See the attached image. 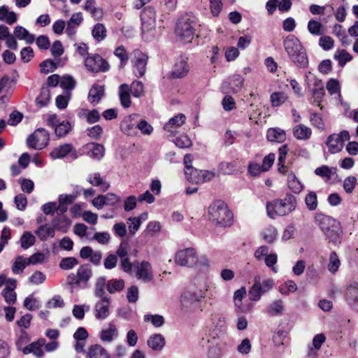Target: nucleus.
<instances>
[{
  "label": "nucleus",
  "mask_w": 358,
  "mask_h": 358,
  "mask_svg": "<svg viewBox=\"0 0 358 358\" xmlns=\"http://www.w3.org/2000/svg\"><path fill=\"white\" fill-rule=\"evenodd\" d=\"M87 358H111L107 350L100 344L92 345L88 348Z\"/></svg>",
  "instance_id": "nucleus-23"
},
{
  "label": "nucleus",
  "mask_w": 358,
  "mask_h": 358,
  "mask_svg": "<svg viewBox=\"0 0 358 358\" xmlns=\"http://www.w3.org/2000/svg\"><path fill=\"white\" fill-rule=\"evenodd\" d=\"M29 265L26 258L18 256L15 258L12 266V272L15 274H20L23 272L25 267Z\"/></svg>",
  "instance_id": "nucleus-45"
},
{
  "label": "nucleus",
  "mask_w": 358,
  "mask_h": 358,
  "mask_svg": "<svg viewBox=\"0 0 358 358\" xmlns=\"http://www.w3.org/2000/svg\"><path fill=\"white\" fill-rule=\"evenodd\" d=\"M83 20V14L80 12L73 13L66 23V32L71 38L76 33V29Z\"/></svg>",
  "instance_id": "nucleus-19"
},
{
  "label": "nucleus",
  "mask_w": 358,
  "mask_h": 358,
  "mask_svg": "<svg viewBox=\"0 0 358 358\" xmlns=\"http://www.w3.org/2000/svg\"><path fill=\"white\" fill-rule=\"evenodd\" d=\"M357 184V178L353 176H350L343 180V187L345 192L348 194L353 192Z\"/></svg>",
  "instance_id": "nucleus-55"
},
{
  "label": "nucleus",
  "mask_w": 358,
  "mask_h": 358,
  "mask_svg": "<svg viewBox=\"0 0 358 358\" xmlns=\"http://www.w3.org/2000/svg\"><path fill=\"white\" fill-rule=\"evenodd\" d=\"M136 279L142 283H151L155 278L153 268L148 261L136 262L134 265Z\"/></svg>",
  "instance_id": "nucleus-10"
},
{
  "label": "nucleus",
  "mask_w": 358,
  "mask_h": 358,
  "mask_svg": "<svg viewBox=\"0 0 358 358\" xmlns=\"http://www.w3.org/2000/svg\"><path fill=\"white\" fill-rule=\"evenodd\" d=\"M283 45L289 57L293 62L301 68L308 66V60L306 50L299 38L294 35H289L284 40Z\"/></svg>",
  "instance_id": "nucleus-2"
},
{
  "label": "nucleus",
  "mask_w": 358,
  "mask_h": 358,
  "mask_svg": "<svg viewBox=\"0 0 358 358\" xmlns=\"http://www.w3.org/2000/svg\"><path fill=\"white\" fill-rule=\"evenodd\" d=\"M208 214L212 222L221 227L230 226L232 223L233 215L223 201L213 202L209 206Z\"/></svg>",
  "instance_id": "nucleus-5"
},
{
  "label": "nucleus",
  "mask_w": 358,
  "mask_h": 358,
  "mask_svg": "<svg viewBox=\"0 0 358 358\" xmlns=\"http://www.w3.org/2000/svg\"><path fill=\"white\" fill-rule=\"evenodd\" d=\"M341 266V261L338 258V255L335 252H331L329 255L328 270L332 273H335L338 271Z\"/></svg>",
  "instance_id": "nucleus-47"
},
{
  "label": "nucleus",
  "mask_w": 358,
  "mask_h": 358,
  "mask_svg": "<svg viewBox=\"0 0 358 358\" xmlns=\"http://www.w3.org/2000/svg\"><path fill=\"white\" fill-rule=\"evenodd\" d=\"M319 45L324 50H329L334 48V41L331 36H323L319 39Z\"/></svg>",
  "instance_id": "nucleus-63"
},
{
  "label": "nucleus",
  "mask_w": 358,
  "mask_h": 358,
  "mask_svg": "<svg viewBox=\"0 0 358 358\" xmlns=\"http://www.w3.org/2000/svg\"><path fill=\"white\" fill-rule=\"evenodd\" d=\"M148 57L142 53H137L136 60L134 61V66L137 70L138 76H143L145 72Z\"/></svg>",
  "instance_id": "nucleus-39"
},
{
  "label": "nucleus",
  "mask_w": 358,
  "mask_h": 358,
  "mask_svg": "<svg viewBox=\"0 0 358 358\" xmlns=\"http://www.w3.org/2000/svg\"><path fill=\"white\" fill-rule=\"evenodd\" d=\"M192 289L201 298H205L213 287V283L206 276H197L194 279Z\"/></svg>",
  "instance_id": "nucleus-14"
},
{
  "label": "nucleus",
  "mask_w": 358,
  "mask_h": 358,
  "mask_svg": "<svg viewBox=\"0 0 358 358\" xmlns=\"http://www.w3.org/2000/svg\"><path fill=\"white\" fill-rule=\"evenodd\" d=\"M92 275V271L90 266L83 264L78 268L76 274L71 273L68 275V283L72 288L80 287L82 285H85Z\"/></svg>",
  "instance_id": "nucleus-9"
},
{
  "label": "nucleus",
  "mask_w": 358,
  "mask_h": 358,
  "mask_svg": "<svg viewBox=\"0 0 358 358\" xmlns=\"http://www.w3.org/2000/svg\"><path fill=\"white\" fill-rule=\"evenodd\" d=\"M201 344L202 346L208 344L206 352L207 358H221L222 355V348L215 338L211 340L202 338Z\"/></svg>",
  "instance_id": "nucleus-15"
},
{
  "label": "nucleus",
  "mask_w": 358,
  "mask_h": 358,
  "mask_svg": "<svg viewBox=\"0 0 358 358\" xmlns=\"http://www.w3.org/2000/svg\"><path fill=\"white\" fill-rule=\"evenodd\" d=\"M92 34L97 41H101L106 36V29L103 24H96L92 29Z\"/></svg>",
  "instance_id": "nucleus-54"
},
{
  "label": "nucleus",
  "mask_w": 358,
  "mask_h": 358,
  "mask_svg": "<svg viewBox=\"0 0 358 358\" xmlns=\"http://www.w3.org/2000/svg\"><path fill=\"white\" fill-rule=\"evenodd\" d=\"M267 138L270 141L282 143L286 139L284 130L278 128H271L267 131Z\"/></svg>",
  "instance_id": "nucleus-34"
},
{
  "label": "nucleus",
  "mask_w": 358,
  "mask_h": 358,
  "mask_svg": "<svg viewBox=\"0 0 358 358\" xmlns=\"http://www.w3.org/2000/svg\"><path fill=\"white\" fill-rule=\"evenodd\" d=\"M262 236L264 241L268 243H273L278 236V231L273 226H268L262 230Z\"/></svg>",
  "instance_id": "nucleus-42"
},
{
  "label": "nucleus",
  "mask_w": 358,
  "mask_h": 358,
  "mask_svg": "<svg viewBox=\"0 0 358 358\" xmlns=\"http://www.w3.org/2000/svg\"><path fill=\"white\" fill-rule=\"evenodd\" d=\"M52 224L57 230L66 232L71 222L66 216L64 215L59 218H55L52 220Z\"/></svg>",
  "instance_id": "nucleus-44"
},
{
  "label": "nucleus",
  "mask_w": 358,
  "mask_h": 358,
  "mask_svg": "<svg viewBox=\"0 0 358 358\" xmlns=\"http://www.w3.org/2000/svg\"><path fill=\"white\" fill-rule=\"evenodd\" d=\"M142 22V37L145 41H150L156 36V14L152 8L143 10L141 15Z\"/></svg>",
  "instance_id": "nucleus-7"
},
{
  "label": "nucleus",
  "mask_w": 358,
  "mask_h": 358,
  "mask_svg": "<svg viewBox=\"0 0 358 358\" xmlns=\"http://www.w3.org/2000/svg\"><path fill=\"white\" fill-rule=\"evenodd\" d=\"M315 86L317 87L313 90V96L314 101L317 103V105L320 106V102L324 96V90L321 80H316Z\"/></svg>",
  "instance_id": "nucleus-49"
},
{
  "label": "nucleus",
  "mask_w": 358,
  "mask_h": 358,
  "mask_svg": "<svg viewBox=\"0 0 358 358\" xmlns=\"http://www.w3.org/2000/svg\"><path fill=\"white\" fill-rule=\"evenodd\" d=\"M189 71V66L185 59L176 62L172 71L173 78H180L185 76Z\"/></svg>",
  "instance_id": "nucleus-29"
},
{
  "label": "nucleus",
  "mask_w": 358,
  "mask_h": 358,
  "mask_svg": "<svg viewBox=\"0 0 358 358\" xmlns=\"http://www.w3.org/2000/svg\"><path fill=\"white\" fill-rule=\"evenodd\" d=\"M296 201L292 194H287L282 199H277L266 204L267 215L271 219L277 216H285L296 208Z\"/></svg>",
  "instance_id": "nucleus-4"
},
{
  "label": "nucleus",
  "mask_w": 358,
  "mask_h": 358,
  "mask_svg": "<svg viewBox=\"0 0 358 358\" xmlns=\"http://www.w3.org/2000/svg\"><path fill=\"white\" fill-rule=\"evenodd\" d=\"M284 306L282 300L274 301L269 306L268 313L271 315H276L283 311Z\"/></svg>",
  "instance_id": "nucleus-59"
},
{
  "label": "nucleus",
  "mask_w": 358,
  "mask_h": 358,
  "mask_svg": "<svg viewBox=\"0 0 358 358\" xmlns=\"http://www.w3.org/2000/svg\"><path fill=\"white\" fill-rule=\"evenodd\" d=\"M85 66L91 72H104L109 69L108 62L99 55L87 57L85 60Z\"/></svg>",
  "instance_id": "nucleus-13"
},
{
  "label": "nucleus",
  "mask_w": 358,
  "mask_h": 358,
  "mask_svg": "<svg viewBox=\"0 0 358 358\" xmlns=\"http://www.w3.org/2000/svg\"><path fill=\"white\" fill-rule=\"evenodd\" d=\"M55 230L56 229L54 226L50 227L45 224L41 225L35 231V234L41 241H44L50 238H53L55 234Z\"/></svg>",
  "instance_id": "nucleus-28"
},
{
  "label": "nucleus",
  "mask_w": 358,
  "mask_h": 358,
  "mask_svg": "<svg viewBox=\"0 0 358 358\" xmlns=\"http://www.w3.org/2000/svg\"><path fill=\"white\" fill-rule=\"evenodd\" d=\"M315 221L330 241L335 244L340 243L342 231L338 222L322 213H317Z\"/></svg>",
  "instance_id": "nucleus-3"
},
{
  "label": "nucleus",
  "mask_w": 358,
  "mask_h": 358,
  "mask_svg": "<svg viewBox=\"0 0 358 358\" xmlns=\"http://www.w3.org/2000/svg\"><path fill=\"white\" fill-rule=\"evenodd\" d=\"M70 129L71 125L69 122L62 121L55 128V131L57 136L62 137L66 135Z\"/></svg>",
  "instance_id": "nucleus-64"
},
{
  "label": "nucleus",
  "mask_w": 358,
  "mask_h": 358,
  "mask_svg": "<svg viewBox=\"0 0 358 358\" xmlns=\"http://www.w3.org/2000/svg\"><path fill=\"white\" fill-rule=\"evenodd\" d=\"M288 185L289 187L294 192L299 193L302 189V185L299 182V180L296 178V177L291 173L288 176Z\"/></svg>",
  "instance_id": "nucleus-58"
},
{
  "label": "nucleus",
  "mask_w": 358,
  "mask_h": 358,
  "mask_svg": "<svg viewBox=\"0 0 358 358\" xmlns=\"http://www.w3.org/2000/svg\"><path fill=\"white\" fill-rule=\"evenodd\" d=\"M148 214L146 212L142 213L137 217H131L127 219L128 229L130 234L135 235L139 230L143 222L147 220Z\"/></svg>",
  "instance_id": "nucleus-21"
},
{
  "label": "nucleus",
  "mask_w": 358,
  "mask_h": 358,
  "mask_svg": "<svg viewBox=\"0 0 358 358\" xmlns=\"http://www.w3.org/2000/svg\"><path fill=\"white\" fill-rule=\"evenodd\" d=\"M79 194L78 191H75L71 194H60L58 197V201L68 206L71 204Z\"/></svg>",
  "instance_id": "nucleus-61"
},
{
  "label": "nucleus",
  "mask_w": 358,
  "mask_h": 358,
  "mask_svg": "<svg viewBox=\"0 0 358 358\" xmlns=\"http://www.w3.org/2000/svg\"><path fill=\"white\" fill-rule=\"evenodd\" d=\"M293 135L298 140L306 141L311 137L312 130L305 124H299L293 128Z\"/></svg>",
  "instance_id": "nucleus-26"
},
{
  "label": "nucleus",
  "mask_w": 358,
  "mask_h": 358,
  "mask_svg": "<svg viewBox=\"0 0 358 358\" xmlns=\"http://www.w3.org/2000/svg\"><path fill=\"white\" fill-rule=\"evenodd\" d=\"M188 169V171H185L187 180L196 184L201 183V170H198L196 169H194L193 167Z\"/></svg>",
  "instance_id": "nucleus-46"
},
{
  "label": "nucleus",
  "mask_w": 358,
  "mask_h": 358,
  "mask_svg": "<svg viewBox=\"0 0 358 358\" xmlns=\"http://www.w3.org/2000/svg\"><path fill=\"white\" fill-rule=\"evenodd\" d=\"M307 29L311 35L316 36H322L324 32L322 24L314 19H311L308 22Z\"/></svg>",
  "instance_id": "nucleus-37"
},
{
  "label": "nucleus",
  "mask_w": 358,
  "mask_h": 358,
  "mask_svg": "<svg viewBox=\"0 0 358 358\" xmlns=\"http://www.w3.org/2000/svg\"><path fill=\"white\" fill-rule=\"evenodd\" d=\"M145 322H150L155 327H160L164 324V317L159 315H145Z\"/></svg>",
  "instance_id": "nucleus-56"
},
{
  "label": "nucleus",
  "mask_w": 358,
  "mask_h": 358,
  "mask_svg": "<svg viewBox=\"0 0 358 358\" xmlns=\"http://www.w3.org/2000/svg\"><path fill=\"white\" fill-rule=\"evenodd\" d=\"M69 154L71 155L73 159L77 158L76 151L72 145L64 144L54 148L50 153V155L53 159H56L63 158Z\"/></svg>",
  "instance_id": "nucleus-16"
},
{
  "label": "nucleus",
  "mask_w": 358,
  "mask_h": 358,
  "mask_svg": "<svg viewBox=\"0 0 358 358\" xmlns=\"http://www.w3.org/2000/svg\"><path fill=\"white\" fill-rule=\"evenodd\" d=\"M17 287V280L14 278H10L7 286L2 291V296L5 301L8 304H14L16 301L17 294L15 289Z\"/></svg>",
  "instance_id": "nucleus-18"
},
{
  "label": "nucleus",
  "mask_w": 358,
  "mask_h": 358,
  "mask_svg": "<svg viewBox=\"0 0 358 358\" xmlns=\"http://www.w3.org/2000/svg\"><path fill=\"white\" fill-rule=\"evenodd\" d=\"M326 88L330 95H335V98L340 99L341 95V87L338 80L331 78L328 80L326 85Z\"/></svg>",
  "instance_id": "nucleus-41"
},
{
  "label": "nucleus",
  "mask_w": 358,
  "mask_h": 358,
  "mask_svg": "<svg viewBox=\"0 0 358 358\" xmlns=\"http://www.w3.org/2000/svg\"><path fill=\"white\" fill-rule=\"evenodd\" d=\"M352 55L346 50H337L334 54V59L338 61L341 66H344L347 62L352 60Z\"/></svg>",
  "instance_id": "nucleus-43"
},
{
  "label": "nucleus",
  "mask_w": 358,
  "mask_h": 358,
  "mask_svg": "<svg viewBox=\"0 0 358 358\" xmlns=\"http://www.w3.org/2000/svg\"><path fill=\"white\" fill-rule=\"evenodd\" d=\"M185 121L186 117L185 115L182 113L178 114L165 124L164 129L170 134H174L178 128L185 124Z\"/></svg>",
  "instance_id": "nucleus-22"
},
{
  "label": "nucleus",
  "mask_w": 358,
  "mask_h": 358,
  "mask_svg": "<svg viewBox=\"0 0 358 358\" xmlns=\"http://www.w3.org/2000/svg\"><path fill=\"white\" fill-rule=\"evenodd\" d=\"M50 97V90L47 87H43L41 89L39 96L36 98V103L41 107L45 106L49 102Z\"/></svg>",
  "instance_id": "nucleus-53"
},
{
  "label": "nucleus",
  "mask_w": 358,
  "mask_h": 358,
  "mask_svg": "<svg viewBox=\"0 0 358 358\" xmlns=\"http://www.w3.org/2000/svg\"><path fill=\"white\" fill-rule=\"evenodd\" d=\"M287 99V96L282 92H273L271 94L270 100L272 106L277 107L282 104Z\"/></svg>",
  "instance_id": "nucleus-57"
},
{
  "label": "nucleus",
  "mask_w": 358,
  "mask_h": 358,
  "mask_svg": "<svg viewBox=\"0 0 358 358\" xmlns=\"http://www.w3.org/2000/svg\"><path fill=\"white\" fill-rule=\"evenodd\" d=\"M195 17L186 14L178 20L176 33L185 43H191L194 36Z\"/></svg>",
  "instance_id": "nucleus-6"
},
{
  "label": "nucleus",
  "mask_w": 358,
  "mask_h": 358,
  "mask_svg": "<svg viewBox=\"0 0 358 358\" xmlns=\"http://www.w3.org/2000/svg\"><path fill=\"white\" fill-rule=\"evenodd\" d=\"M89 156L92 158L100 160L105 154L103 145L99 143H91L87 145Z\"/></svg>",
  "instance_id": "nucleus-33"
},
{
  "label": "nucleus",
  "mask_w": 358,
  "mask_h": 358,
  "mask_svg": "<svg viewBox=\"0 0 358 358\" xmlns=\"http://www.w3.org/2000/svg\"><path fill=\"white\" fill-rule=\"evenodd\" d=\"M49 142V134L44 129H36L27 139V145L35 150L44 148Z\"/></svg>",
  "instance_id": "nucleus-11"
},
{
  "label": "nucleus",
  "mask_w": 358,
  "mask_h": 358,
  "mask_svg": "<svg viewBox=\"0 0 358 358\" xmlns=\"http://www.w3.org/2000/svg\"><path fill=\"white\" fill-rule=\"evenodd\" d=\"M119 335L118 329L115 324L109 323L106 327L103 328L99 333V338L103 343H111Z\"/></svg>",
  "instance_id": "nucleus-17"
},
{
  "label": "nucleus",
  "mask_w": 358,
  "mask_h": 358,
  "mask_svg": "<svg viewBox=\"0 0 358 358\" xmlns=\"http://www.w3.org/2000/svg\"><path fill=\"white\" fill-rule=\"evenodd\" d=\"M305 203L309 210H315L318 205L317 196L315 192H309L305 197Z\"/></svg>",
  "instance_id": "nucleus-50"
},
{
  "label": "nucleus",
  "mask_w": 358,
  "mask_h": 358,
  "mask_svg": "<svg viewBox=\"0 0 358 358\" xmlns=\"http://www.w3.org/2000/svg\"><path fill=\"white\" fill-rule=\"evenodd\" d=\"M45 345V339H38L36 342L31 343L29 345L24 348L22 352L24 354L32 353L38 358H41L44 355L43 346Z\"/></svg>",
  "instance_id": "nucleus-24"
},
{
  "label": "nucleus",
  "mask_w": 358,
  "mask_h": 358,
  "mask_svg": "<svg viewBox=\"0 0 358 358\" xmlns=\"http://www.w3.org/2000/svg\"><path fill=\"white\" fill-rule=\"evenodd\" d=\"M82 115L86 118L87 122L90 124L95 123L100 120V114L96 109L92 110L83 109L82 110Z\"/></svg>",
  "instance_id": "nucleus-52"
},
{
  "label": "nucleus",
  "mask_w": 358,
  "mask_h": 358,
  "mask_svg": "<svg viewBox=\"0 0 358 358\" xmlns=\"http://www.w3.org/2000/svg\"><path fill=\"white\" fill-rule=\"evenodd\" d=\"M162 228V224L159 221H150L146 225L145 233L149 237H156L161 233Z\"/></svg>",
  "instance_id": "nucleus-36"
},
{
  "label": "nucleus",
  "mask_w": 358,
  "mask_h": 358,
  "mask_svg": "<svg viewBox=\"0 0 358 358\" xmlns=\"http://www.w3.org/2000/svg\"><path fill=\"white\" fill-rule=\"evenodd\" d=\"M336 168L329 167L328 166L324 165L320 167L315 169V173L322 178L324 180L329 181L331 179L332 176L336 174Z\"/></svg>",
  "instance_id": "nucleus-35"
},
{
  "label": "nucleus",
  "mask_w": 358,
  "mask_h": 358,
  "mask_svg": "<svg viewBox=\"0 0 358 358\" xmlns=\"http://www.w3.org/2000/svg\"><path fill=\"white\" fill-rule=\"evenodd\" d=\"M78 264V261L75 257H65L63 258L60 263L59 267L63 270H69L73 268Z\"/></svg>",
  "instance_id": "nucleus-60"
},
{
  "label": "nucleus",
  "mask_w": 358,
  "mask_h": 358,
  "mask_svg": "<svg viewBox=\"0 0 358 358\" xmlns=\"http://www.w3.org/2000/svg\"><path fill=\"white\" fill-rule=\"evenodd\" d=\"M345 296L347 299L350 301H358V281H350L347 287Z\"/></svg>",
  "instance_id": "nucleus-38"
},
{
  "label": "nucleus",
  "mask_w": 358,
  "mask_h": 358,
  "mask_svg": "<svg viewBox=\"0 0 358 358\" xmlns=\"http://www.w3.org/2000/svg\"><path fill=\"white\" fill-rule=\"evenodd\" d=\"M107 290L109 293L113 294L115 292H120L124 287V281L122 279L110 280L107 283Z\"/></svg>",
  "instance_id": "nucleus-48"
},
{
  "label": "nucleus",
  "mask_w": 358,
  "mask_h": 358,
  "mask_svg": "<svg viewBox=\"0 0 358 358\" xmlns=\"http://www.w3.org/2000/svg\"><path fill=\"white\" fill-rule=\"evenodd\" d=\"M201 298L194 290L185 292L180 297V303L183 308L189 309L196 302L200 301Z\"/></svg>",
  "instance_id": "nucleus-20"
},
{
  "label": "nucleus",
  "mask_w": 358,
  "mask_h": 358,
  "mask_svg": "<svg viewBox=\"0 0 358 358\" xmlns=\"http://www.w3.org/2000/svg\"><path fill=\"white\" fill-rule=\"evenodd\" d=\"M274 286V282L271 279L261 280V277L257 275L254 277V283L248 292L250 301H259L262 295L271 291Z\"/></svg>",
  "instance_id": "nucleus-8"
},
{
  "label": "nucleus",
  "mask_w": 358,
  "mask_h": 358,
  "mask_svg": "<svg viewBox=\"0 0 358 358\" xmlns=\"http://www.w3.org/2000/svg\"><path fill=\"white\" fill-rule=\"evenodd\" d=\"M109 315V301L102 298L95 306V316L97 319H106Z\"/></svg>",
  "instance_id": "nucleus-27"
},
{
  "label": "nucleus",
  "mask_w": 358,
  "mask_h": 358,
  "mask_svg": "<svg viewBox=\"0 0 358 358\" xmlns=\"http://www.w3.org/2000/svg\"><path fill=\"white\" fill-rule=\"evenodd\" d=\"M105 88L103 85L94 84L89 92L88 99L92 104H97L104 95Z\"/></svg>",
  "instance_id": "nucleus-25"
},
{
  "label": "nucleus",
  "mask_w": 358,
  "mask_h": 358,
  "mask_svg": "<svg viewBox=\"0 0 358 358\" xmlns=\"http://www.w3.org/2000/svg\"><path fill=\"white\" fill-rule=\"evenodd\" d=\"M349 139V132L347 131H342L339 134H333L330 135L327 138L326 144L331 153H337L343 149L344 143Z\"/></svg>",
  "instance_id": "nucleus-12"
},
{
  "label": "nucleus",
  "mask_w": 358,
  "mask_h": 358,
  "mask_svg": "<svg viewBox=\"0 0 358 358\" xmlns=\"http://www.w3.org/2000/svg\"><path fill=\"white\" fill-rule=\"evenodd\" d=\"M87 181L94 186H101L103 191L107 190L110 184L105 182L99 173H94L88 176Z\"/></svg>",
  "instance_id": "nucleus-40"
},
{
  "label": "nucleus",
  "mask_w": 358,
  "mask_h": 358,
  "mask_svg": "<svg viewBox=\"0 0 358 358\" xmlns=\"http://www.w3.org/2000/svg\"><path fill=\"white\" fill-rule=\"evenodd\" d=\"M174 143L180 148H185L192 145V141L186 134H181L175 139Z\"/></svg>",
  "instance_id": "nucleus-62"
},
{
  "label": "nucleus",
  "mask_w": 358,
  "mask_h": 358,
  "mask_svg": "<svg viewBox=\"0 0 358 358\" xmlns=\"http://www.w3.org/2000/svg\"><path fill=\"white\" fill-rule=\"evenodd\" d=\"M147 343L153 350L159 351L165 345V339L162 335L156 334L148 338Z\"/></svg>",
  "instance_id": "nucleus-31"
},
{
  "label": "nucleus",
  "mask_w": 358,
  "mask_h": 358,
  "mask_svg": "<svg viewBox=\"0 0 358 358\" xmlns=\"http://www.w3.org/2000/svg\"><path fill=\"white\" fill-rule=\"evenodd\" d=\"M21 247L24 249H28L36 242V237L30 231H25L20 238Z\"/></svg>",
  "instance_id": "nucleus-51"
},
{
  "label": "nucleus",
  "mask_w": 358,
  "mask_h": 358,
  "mask_svg": "<svg viewBox=\"0 0 358 358\" xmlns=\"http://www.w3.org/2000/svg\"><path fill=\"white\" fill-rule=\"evenodd\" d=\"M131 89L127 84H122L119 87V96L122 106L124 108H129L131 106Z\"/></svg>",
  "instance_id": "nucleus-30"
},
{
  "label": "nucleus",
  "mask_w": 358,
  "mask_h": 358,
  "mask_svg": "<svg viewBox=\"0 0 358 358\" xmlns=\"http://www.w3.org/2000/svg\"><path fill=\"white\" fill-rule=\"evenodd\" d=\"M174 262L177 266L187 268H208L210 266V262L207 256L199 255L196 250L192 248L177 251L175 254Z\"/></svg>",
  "instance_id": "nucleus-1"
},
{
  "label": "nucleus",
  "mask_w": 358,
  "mask_h": 358,
  "mask_svg": "<svg viewBox=\"0 0 358 358\" xmlns=\"http://www.w3.org/2000/svg\"><path fill=\"white\" fill-rule=\"evenodd\" d=\"M14 34L17 39L24 40L29 44L32 43L35 40L34 36L22 26H17L15 28Z\"/></svg>",
  "instance_id": "nucleus-32"
}]
</instances>
